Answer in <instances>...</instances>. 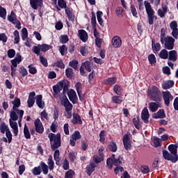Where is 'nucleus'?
Wrapping results in <instances>:
<instances>
[{
  "label": "nucleus",
  "mask_w": 178,
  "mask_h": 178,
  "mask_svg": "<svg viewBox=\"0 0 178 178\" xmlns=\"http://www.w3.org/2000/svg\"><path fill=\"white\" fill-rule=\"evenodd\" d=\"M169 152L166 150L163 151V156L167 161H171L173 163H176V161H178V156H177V147L175 145H170L168 147Z\"/></svg>",
  "instance_id": "nucleus-1"
},
{
  "label": "nucleus",
  "mask_w": 178,
  "mask_h": 178,
  "mask_svg": "<svg viewBox=\"0 0 178 178\" xmlns=\"http://www.w3.org/2000/svg\"><path fill=\"white\" fill-rule=\"evenodd\" d=\"M20 114L16 112L15 110H13L10 113V120L9 123L11 129H13V133L16 137L19 134V127H17V122L16 120L19 119Z\"/></svg>",
  "instance_id": "nucleus-2"
},
{
  "label": "nucleus",
  "mask_w": 178,
  "mask_h": 178,
  "mask_svg": "<svg viewBox=\"0 0 178 178\" xmlns=\"http://www.w3.org/2000/svg\"><path fill=\"white\" fill-rule=\"evenodd\" d=\"M147 95L151 101H161V90L156 86H152L147 90Z\"/></svg>",
  "instance_id": "nucleus-3"
},
{
  "label": "nucleus",
  "mask_w": 178,
  "mask_h": 178,
  "mask_svg": "<svg viewBox=\"0 0 178 178\" xmlns=\"http://www.w3.org/2000/svg\"><path fill=\"white\" fill-rule=\"evenodd\" d=\"M145 8L146 10V13L147 15V19H148V23L150 25L154 24V19H156V17H155V11H154V9H152V7L151 6V3L149 2L145 1Z\"/></svg>",
  "instance_id": "nucleus-4"
},
{
  "label": "nucleus",
  "mask_w": 178,
  "mask_h": 178,
  "mask_svg": "<svg viewBox=\"0 0 178 178\" xmlns=\"http://www.w3.org/2000/svg\"><path fill=\"white\" fill-rule=\"evenodd\" d=\"M48 137L50 140L51 149H56L60 147V134H49Z\"/></svg>",
  "instance_id": "nucleus-5"
},
{
  "label": "nucleus",
  "mask_w": 178,
  "mask_h": 178,
  "mask_svg": "<svg viewBox=\"0 0 178 178\" xmlns=\"http://www.w3.org/2000/svg\"><path fill=\"white\" fill-rule=\"evenodd\" d=\"M175 38L171 36L161 37V42L164 44L165 49L172 50L175 47Z\"/></svg>",
  "instance_id": "nucleus-6"
},
{
  "label": "nucleus",
  "mask_w": 178,
  "mask_h": 178,
  "mask_svg": "<svg viewBox=\"0 0 178 178\" xmlns=\"http://www.w3.org/2000/svg\"><path fill=\"white\" fill-rule=\"evenodd\" d=\"M49 49H52V46L47 44H38L33 48L34 54L38 56H40V52H41V51L42 52H47V51H49Z\"/></svg>",
  "instance_id": "nucleus-7"
},
{
  "label": "nucleus",
  "mask_w": 178,
  "mask_h": 178,
  "mask_svg": "<svg viewBox=\"0 0 178 178\" xmlns=\"http://www.w3.org/2000/svg\"><path fill=\"white\" fill-rule=\"evenodd\" d=\"M107 168L108 169H112L113 165H115V166H120L122 165V161L120 160V158L115 159V154H113L111 157L108 158L107 159Z\"/></svg>",
  "instance_id": "nucleus-8"
},
{
  "label": "nucleus",
  "mask_w": 178,
  "mask_h": 178,
  "mask_svg": "<svg viewBox=\"0 0 178 178\" xmlns=\"http://www.w3.org/2000/svg\"><path fill=\"white\" fill-rule=\"evenodd\" d=\"M131 137V134L130 133H128L125 134L123 138L124 147L125 149H127V151L131 149V140L130 139Z\"/></svg>",
  "instance_id": "nucleus-9"
},
{
  "label": "nucleus",
  "mask_w": 178,
  "mask_h": 178,
  "mask_svg": "<svg viewBox=\"0 0 178 178\" xmlns=\"http://www.w3.org/2000/svg\"><path fill=\"white\" fill-rule=\"evenodd\" d=\"M8 20L13 23V24H15V27L18 29V30H20L22 29L20 22L17 20V18L16 17V14L13 13V11L11 12L10 15L8 16Z\"/></svg>",
  "instance_id": "nucleus-10"
},
{
  "label": "nucleus",
  "mask_w": 178,
  "mask_h": 178,
  "mask_svg": "<svg viewBox=\"0 0 178 178\" xmlns=\"http://www.w3.org/2000/svg\"><path fill=\"white\" fill-rule=\"evenodd\" d=\"M85 70L88 72H91V63L90 61H86L82 63L80 68V72L82 76H86Z\"/></svg>",
  "instance_id": "nucleus-11"
},
{
  "label": "nucleus",
  "mask_w": 178,
  "mask_h": 178,
  "mask_svg": "<svg viewBox=\"0 0 178 178\" xmlns=\"http://www.w3.org/2000/svg\"><path fill=\"white\" fill-rule=\"evenodd\" d=\"M170 29L172 30V35L175 38V40H177L178 38V29H177V22L172 21L170 24Z\"/></svg>",
  "instance_id": "nucleus-12"
},
{
  "label": "nucleus",
  "mask_w": 178,
  "mask_h": 178,
  "mask_svg": "<svg viewBox=\"0 0 178 178\" xmlns=\"http://www.w3.org/2000/svg\"><path fill=\"white\" fill-rule=\"evenodd\" d=\"M34 125L35 131L37 133L39 134H42L44 133V126L42 125V122H41L40 119L38 118L34 121Z\"/></svg>",
  "instance_id": "nucleus-13"
},
{
  "label": "nucleus",
  "mask_w": 178,
  "mask_h": 178,
  "mask_svg": "<svg viewBox=\"0 0 178 178\" xmlns=\"http://www.w3.org/2000/svg\"><path fill=\"white\" fill-rule=\"evenodd\" d=\"M163 97L165 104L167 105V106H169V105H170V101H173V96L172 95V94H170V92H163Z\"/></svg>",
  "instance_id": "nucleus-14"
},
{
  "label": "nucleus",
  "mask_w": 178,
  "mask_h": 178,
  "mask_svg": "<svg viewBox=\"0 0 178 178\" xmlns=\"http://www.w3.org/2000/svg\"><path fill=\"white\" fill-rule=\"evenodd\" d=\"M105 149L104 147H101L99 149V156L98 155H95L93 156V161L95 162V163H99L104 161V150Z\"/></svg>",
  "instance_id": "nucleus-15"
},
{
  "label": "nucleus",
  "mask_w": 178,
  "mask_h": 178,
  "mask_svg": "<svg viewBox=\"0 0 178 178\" xmlns=\"http://www.w3.org/2000/svg\"><path fill=\"white\" fill-rule=\"evenodd\" d=\"M20 62H22V56L20 55H18L15 59L11 60V70L13 73L16 72V67H17V65H19Z\"/></svg>",
  "instance_id": "nucleus-16"
},
{
  "label": "nucleus",
  "mask_w": 178,
  "mask_h": 178,
  "mask_svg": "<svg viewBox=\"0 0 178 178\" xmlns=\"http://www.w3.org/2000/svg\"><path fill=\"white\" fill-rule=\"evenodd\" d=\"M113 48H120L122 47V38L119 36H114L111 40Z\"/></svg>",
  "instance_id": "nucleus-17"
},
{
  "label": "nucleus",
  "mask_w": 178,
  "mask_h": 178,
  "mask_svg": "<svg viewBox=\"0 0 178 178\" xmlns=\"http://www.w3.org/2000/svg\"><path fill=\"white\" fill-rule=\"evenodd\" d=\"M68 97L72 104H76L77 102V95L76 91L73 89H70L67 92Z\"/></svg>",
  "instance_id": "nucleus-18"
},
{
  "label": "nucleus",
  "mask_w": 178,
  "mask_h": 178,
  "mask_svg": "<svg viewBox=\"0 0 178 178\" xmlns=\"http://www.w3.org/2000/svg\"><path fill=\"white\" fill-rule=\"evenodd\" d=\"M11 103L13 104V111H15V112H17L20 114V111L24 112L23 110H19V106H20V99L15 98L13 101L11 102Z\"/></svg>",
  "instance_id": "nucleus-19"
},
{
  "label": "nucleus",
  "mask_w": 178,
  "mask_h": 178,
  "mask_svg": "<svg viewBox=\"0 0 178 178\" xmlns=\"http://www.w3.org/2000/svg\"><path fill=\"white\" fill-rule=\"evenodd\" d=\"M36 99V105H38V108L40 109H44L45 108V102L42 101V95H38L35 97Z\"/></svg>",
  "instance_id": "nucleus-20"
},
{
  "label": "nucleus",
  "mask_w": 178,
  "mask_h": 178,
  "mask_svg": "<svg viewBox=\"0 0 178 178\" xmlns=\"http://www.w3.org/2000/svg\"><path fill=\"white\" fill-rule=\"evenodd\" d=\"M34 97H35V92H31L29 93L27 104L29 108H32V106L34 105L35 102V99H34Z\"/></svg>",
  "instance_id": "nucleus-21"
},
{
  "label": "nucleus",
  "mask_w": 178,
  "mask_h": 178,
  "mask_svg": "<svg viewBox=\"0 0 178 178\" xmlns=\"http://www.w3.org/2000/svg\"><path fill=\"white\" fill-rule=\"evenodd\" d=\"M79 37L83 42H87L88 40V33L83 29L79 31Z\"/></svg>",
  "instance_id": "nucleus-22"
},
{
  "label": "nucleus",
  "mask_w": 178,
  "mask_h": 178,
  "mask_svg": "<svg viewBox=\"0 0 178 178\" xmlns=\"http://www.w3.org/2000/svg\"><path fill=\"white\" fill-rule=\"evenodd\" d=\"M142 120H144L145 123H148V120L149 119V113L148 112V108H144L141 113Z\"/></svg>",
  "instance_id": "nucleus-23"
},
{
  "label": "nucleus",
  "mask_w": 178,
  "mask_h": 178,
  "mask_svg": "<svg viewBox=\"0 0 178 178\" xmlns=\"http://www.w3.org/2000/svg\"><path fill=\"white\" fill-rule=\"evenodd\" d=\"M30 4L33 9L37 10L39 6H42V0H30Z\"/></svg>",
  "instance_id": "nucleus-24"
},
{
  "label": "nucleus",
  "mask_w": 178,
  "mask_h": 178,
  "mask_svg": "<svg viewBox=\"0 0 178 178\" xmlns=\"http://www.w3.org/2000/svg\"><path fill=\"white\" fill-rule=\"evenodd\" d=\"M168 59L169 60H172V62H176L177 60V51L175 50L169 51Z\"/></svg>",
  "instance_id": "nucleus-25"
},
{
  "label": "nucleus",
  "mask_w": 178,
  "mask_h": 178,
  "mask_svg": "<svg viewBox=\"0 0 178 178\" xmlns=\"http://www.w3.org/2000/svg\"><path fill=\"white\" fill-rule=\"evenodd\" d=\"M165 116L166 115H165V111H163V109L159 110L157 113L152 115V117L154 119H163V118H165Z\"/></svg>",
  "instance_id": "nucleus-26"
},
{
  "label": "nucleus",
  "mask_w": 178,
  "mask_h": 178,
  "mask_svg": "<svg viewBox=\"0 0 178 178\" xmlns=\"http://www.w3.org/2000/svg\"><path fill=\"white\" fill-rule=\"evenodd\" d=\"M65 14L67 15L70 22H74V14L73 13V11L70 10V8H65Z\"/></svg>",
  "instance_id": "nucleus-27"
},
{
  "label": "nucleus",
  "mask_w": 178,
  "mask_h": 178,
  "mask_svg": "<svg viewBox=\"0 0 178 178\" xmlns=\"http://www.w3.org/2000/svg\"><path fill=\"white\" fill-rule=\"evenodd\" d=\"M72 122L73 124H81L83 121H81V118L79 115V114H73Z\"/></svg>",
  "instance_id": "nucleus-28"
},
{
  "label": "nucleus",
  "mask_w": 178,
  "mask_h": 178,
  "mask_svg": "<svg viewBox=\"0 0 178 178\" xmlns=\"http://www.w3.org/2000/svg\"><path fill=\"white\" fill-rule=\"evenodd\" d=\"M152 141L154 144V147H155L156 148L162 145V140L156 136H154L152 138Z\"/></svg>",
  "instance_id": "nucleus-29"
},
{
  "label": "nucleus",
  "mask_w": 178,
  "mask_h": 178,
  "mask_svg": "<svg viewBox=\"0 0 178 178\" xmlns=\"http://www.w3.org/2000/svg\"><path fill=\"white\" fill-rule=\"evenodd\" d=\"M173 86H175L173 81H167L162 84L163 90H169V88H172Z\"/></svg>",
  "instance_id": "nucleus-30"
},
{
  "label": "nucleus",
  "mask_w": 178,
  "mask_h": 178,
  "mask_svg": "<svg viewBox=\"0 0 178 178\" xmlns=\"http://www.w3.org/2000/svg\"><path fill=\"white\" fill-rule=\"evenodd\" d=\"M159 108V103L151 102L149 104V108L151 112H156Z\"/></svg>",
  "instance_id": "nucleus-31"
},
{
  "label": "nucleus",
  "mask_w": 178,
  "mask_h": 178,
  "mask_svg": "<svg viewBox=\"0 0 178 178\" xmlns=\"http://www.w3.org/2000/svg\"><path fill=\"white\" fill-rule=\"evenodd\" d=\"M95 163H91L89 164V165L86 168L87 169V174L88 176H91V173L95 170Z\"/></svg>",
  "instance_id": "nucleus-32"
},
{
  "label": "nucleus",
  "mask_w": 178,
  "mask_h": 178,
  "mask_svg": "<svg viewBox=\"0 0 178 178\" xmlns=\"http://www.w3.org/2000/svg\"><path fill=\"white\" fill-rule=\"evenodd\" d=\"M8 130H10L9 129V127L5 122H1L0 124L1 133H2L3 134H5V133H6Z\"/></svg>",
  "instance_id": "nucleus-33"
},
{
  "label": "nucleus",
  "mask_w": 178,
  "mask_h": 178,
  "mask_svg": "<svg viewBox=\"0 0 178 178\" xmlns=\"http://www.w3.org/2000/svg\"><path fill=\"white\" fill-rule=\"evenodd\" d=\"M113 91L117 94V95H122L123 94V89L122 87L119 86L118 85H115L113 87Z\"/></svg>",
  "instance_id": "nucleus-34"
},
{
  "label": "nucleus",
  "mask_w": 178,
  "mask_h": 178,
  "mask_svg": "<svg viewBox=\"0 0 178 178\" xmlns=\"http://www.w3.org/2000/svg\"><path fill=\"white\" fill-rule=\"evenodd\" d=\"M60 153L59 152V150H56L54 154V161H56V163L57 165H59V162H60Z\"/></svg>",
  "instance_id": "nucleus-35"
},
{
  "label": "nucleus",
  "mask_w": 178,
  "mask_h": 178,
  "mask_svg": "<svg viewBox=\"0 0 178 178\" xmlns=\"http://www.w3.org/2000/svg\"><path fill=\"white\" fill-rule=\"evenodd\" d=\"M70 84V83L68 81H62L58 83V86L61 88L62 90H66V88L69 87Z\"/></svg>",
  "instance_id": "nucleus-36"
},
{
  "label": "nucleus",
  "mask_w": 178,
  "mask_h": 178,
  "mask_svg": "<svg viewBox=\"0 0 178 178\" xmlns=\"http://www.w3.org/2000/svg\"><path fill=\"white\" fill-rule=\"evenodd\" d=\"M47 164H48L49 170H54V166L55 165V163L52 160V155L49 156Z\"/></svg>",
  "instance_id": "nucleus-37"
},
{
  "label": "nucleus",
  "mask_w": 178,
  "mask_h": 178,
  "mask_svg": "<svg viewBox=\"0 0 178 178\" xmlns=\"http://www.w3.org/2000/svg\"><path fill=\"white\" fill-rule=\"evenodd\" d=\"M117 81H118V80L116 79V77H111V78H108L106 80L105 84H108L109 86H112L113 84H116Z\"/></svg>",
  "instance_id": "nucleus-38"
},
{
  "label": "nucleus",
  "mask_w": 178,
  "mask_h": 178,
  "mask_svg": "<svg viewBox=\"0 0 178 178\" xmlns=\"http://www.w3.org/2000/svg\"><path fill=\"white\" fill-rule=\"evenodd\" d=\"M159 56L161 59H168L169 53H168L166 49H162L159 54Z\"/></svg>",
  "instance_id": "nucleus-39"
},
{
  "label": "nucleus",
  "mask_w": 178,
  "mask_h": 178,
  "mask_svg": "<svg viewBox=\"0 0 178 178\" xmlns=\"http://www.w3.org/2000/svg\"><path fill=\"white\" fill-rule=\"evenodd\" d=\"M102 11H97V21L99 24H100V26H102V24H104V21L102 20Z\"/></svg>",
  "instance_id": "nucleus-40"
},
{
  "label": "nucleus",
  "mask_w": 178,
  "mask_h": 178,
  "mask_svg": "<svg viewBox=\"0 0 178 178\" xmlns=\"http://www.w3.org/2000/svg\"><path fill=\"white\" fill-rule=\"evenodd\" d=\"M14 35V44H19L20 41V36L19 35V31H15L13 33Z\"/></svg>",
  "instance_id": "nucleus-41"
},
{
  "label": "nucleus",
  "mask_w": 178,
  "mask_h": 178,
  "mask_svg": "<svg viewBox=\"0 0 178 178\" xmlns=\"http://www.w3.org/2000/svg\"><path fill=\"white\" fill-rule=\"evenodd\" d=\"M24 134L25 138H31V136L30 135V131H29V127H27V124H24Z\"/></svg>",
  "instance_id": "nucleus-42"
},
{
  "label": "nucleus",
  "mask_w": 178,
  "mask_h": 178,
  "mask_svg": "<svg viewBox=\"0 0 178 178\" xmlns=\"http://www.w3.org/2000/svg\"><path fill=\"white\" fill-rule=\"evenodd\" d=\"M112 101L114 104H122L123 102V98L119 96H114L112 97Z\"/></svg>",
  "instance_id": "nucleus-43"
},
{
  "label": "nucleus",
  "mask_w": 178,
  "mask_h": 178,
  "mask_svg": "<svg viewBox=\"0 0 178 178\" xmlns=\"http://www.w3.org/2000/svg\"><path fill=\"white\" fill-rule=\"evenodd\" d=\"M152 47L153 51L155 52H159V51H161V44L159 43H154V41H152Z\"/></svg>",
  "instance_id": "nucleus-44"
},
{
  "label": "nucleus",
  "mask_w": 178,
  "mask_h": 178,
  "mask_svg": "<svg viewBox=\"0 0 178 178\" xmlns=\"http://www.w3.org/2000/svg\"><path fill=\"white\" fill-rule=\"evenodd\" d=\"M110 151H111L112 152H116V151H118V145H116V143H115L114 141H111L110 143Z\"/></svg>",
  "instance_id": "nucleus-45"
},
{
  "label": "nucleus",
  "mask_w": 178,
  "mask_h": 178,
  "mask_svg": "<svg viewBox=\"0 0 178 178\" xmlns=\"http://www.w3.org/2000/svg\"><path fill=\"white\" fill-rule=\"evenodd\" d=\"M40 166L44 175H48V165L42 161L40 163Z\"/></svg>",
  "instance_id": "nucleus-46"
},
{
  "label": "nucleus",
  "mask_w": 178,
  "mask_h": 178,
  "mask_svg": "<svg viewBox=\"0 0 178 178\" xmlns=\"http://www.w3.org/2000/svg\"><path fill=\"white\" fill-rule=\"evenodd\" d=\"M0 17L2 19H6V8L0 6Z\"/></svg>",
  "instance_id": "nucleus-47"
},
{
  "label": "nucleus",
  "mask_w": 178,
  "mask_h": 178,
  "mask_svg": "<svg viewBox=\"0 0 178 178\" xmlns=\"http://www.w3.org/2000/svg\"><path fill=\"white\" fill-rule=\"evenodd\" d=\"M58 5L61 9H66L67 8V5L66 4V1H65V0H58Z\"/></svg>",
  "instance_id": "nucleus-48"
},
{
  "label": "nucleus",
  "mask_w": 178,
  "mask_h": 178,
  "mask_svg": "<svg viewBox=\"0 0 178 178\" xmlns=\"http://www.w3.org/2000/svg\"><path fill=\"white\" fill-rule=\"evenodd\" d=\"M148 60L150 65H154V63H156V58L154 54L149 55Z\"/></svg>",
  "instance_id": "nucleus-49"
},
{
  "label": "nucleus",
  "mask_w": 178,
  "mask_h": 178,
  "mask_svg": "<svg viewBox=\"0 0 178 178\" xmlns=\"http://www.w3.org/2000/svg\"><path fill=\"white\" fill-rule=\"evenodd\" d=\"M29 37V33L27 32V29L23 28L22 29V38L23 41L26 40Z\"/></svg>",
  "instance_id": "nucleus-50"
},
{
  "label": "nucleus",
  "mask_w": 178,
  "mask_h": 178,
  "mask_svg": "<svg viewBox=\"0 0 178 178\" xmlns=\"http://www.w3.org/2000/svg\"><path fill=\"white\" fill-rule=\"evenodd\" d=\"M71 138H73L74 140H80L81 138V135L80 134V132L79 131H76L72 136Z\"/></svg>",
  "instance_id": "nucleus-51"
},
{
  "label": "nucleus",
  "mask_w": 178,
  "mask_h": 178,
  "mask_svg": "<svg viewBox=\"0 0 178 178\" xmlns=\"http://www.w3.org/2000/svg\"><path fill=\"white\" fill-rule=\"evenodd\" d=\"M32 173L33 175H34L35 176H38V175H41V167L38 166V167H35L33 170H32Z\"/></svg>",
  "instance_id": "nucleus-52"
},
{
  "label": "nucleus",
  "mask_w": 178,
  "mask_h": 178,
  "mask_svg": "<svg viewBox=\"0 0 178 178\" xmlns=\"http://www.w3.org/2000/svg\"><path fill=\"white\" fill-rule=\"evenodd\" d=\"M68 41L69 36H67V35H63L60 36V42H61V44H66V42H67Z\"/></svg>",
  "instance_id": "nucleus-53"
},
{
  "label": "nucleus",
  "mask_w": 178,
  "mask_h": 178,
  "mask_svg": "<svg viewBox=\"0 0 178 178\" xmlns=\"http://www.w3.org/2000/svg\"><path fill=\"white\" fill-rule=\"evenodd\" d=\"M79 51L81 54V55H83V56H86V55L88 54V50L87 49V47L86 46H81L79 48Z\"/></svg>",
  "instance_id": "nucleus-54"
},
{
  "label": "nucleus",
  "mask_w": 178,
  "mask_h": 178,
  "mask_svg": "<svg viewBox=\"0 0 178 178\" xmlns=\"http://www.w3.org/2000/svg\"><path fill=\"white\" fill-rule=\"evenodd\" d=\"M65 74H66V76L68 77V79H70L72 77H73V69L72 68H67L66 70H65Z\"/></svg>",
  "instance_id": "nucleus-55"
},
{
  "label": "nucleus",
  "mask_w": 178,
  "mask_h": 178,
  "mask_svg": "<svg viewBox=\"0 0 178 178\" xmlns=\"http://www.w3.org/2000/svg\"><path fill=\"white\" fill-rule=\"evenodd\" d=\"M40 60L42 63V65H43V66H44V67H48V60H47V58L42 56H40Z\"/></svg>",
  "instance_id": "nucleus-56"
},
{
  "label": "nucleus",
  "mask_w": 178,
  "mask_h": 178,
  "mask_svg": "<svg viewBox=\"0 0 178 178\" xmlns=\"http://www.w3.org/2000/svg\"><path fill=\"white\" fill-rule=\"evenodd\" d=\"M131 12L133 15V16H134V17H137V8H136V6L134 4H131Z\"/></svg>",
  "instance_id": "nucleus-57"
},
{
  "label": "nucleus",
  "mask_w": 178,
  "mask_h": 178,
  "mask_svg": "<svg viewBox=\"0 0 178 178\" xmlns=\"http://www.w3.org/2000/svg\"><path fill=\"white\" fill-rule=\"evenodd\" d=\"M133 123L136 129H138V130H140V129L141 128V125L140 124V121L138 120V118H134Z\"/></svg>",
  "instance_id": "nucleus-58"
},
{
  "label": "nucleus",
  "mask_w": 178,
  "mask_h": 178,
  "mask_svg": "<svg viewBox=\"0 0 178 178\" xmlns=\"http://www.w3.org/2000/svg\"><path fill=\"white\" fill-rule=\"evenodd\" d=\"M58 51H60V54H61V55H65V54H66V51H67V47H66V45H62L60 46L58 48Z\"/></svg>",
  "instance_id": "nucleus-59"
},
{
  "label": "nucleus",
  "mask_w": 178,
  "mask_h": 178,
  "mask_svg": "<svg viewBox=\"0 0 178 178\" xmlns=\"http://www.w3.org/2000/svg\"><path fill=\"white\" fill-rule=\"evenodd\" d=\"M7 55L10 58H15V56L16 55V51L13 49H9L7 52Z\"/></svg>",
  "instance_id": "nucleus-60"
},
{
  "label": "nucleus",
  "mask_w": 178,
  "mask_h": 178,
  "mask_svg": "<svg viewBox=\"0 0 178 178\" xmlns=\"http://www.w3.org/2000/svg\"><path fill=\"white\" fill-rule=\"evenodd\" d=\"M116 15L118 17H122L123 16V8L122 7H118L116 8Z\"/></svg>",
  "instance_id": "nucleus-61"
},
{
  "label": "nucleus",
  "mask_w": 178,
  "mask_h": 178,
  "mask_svg": "<svg viewBox=\"0 0 178 178\" xmlns=\"http://www.w3.org/2000/svg\"><path fill=\"white\" fill-rule=\"evenodd\" d=\"M73 176H74V171L70 170L65 173V178H73Z\"/></svg>",
  "instance_id": "nucleus-62"
},
{
  "label": "nucleus",
  "mask_w": 178,
  "mask_h": 178,
  "mask_svg": "<svg viewBox=\"0 0 178 178\" xmlns=\"http://www.w3.org/2000/svg\"><path fill=\"white\" fill-rule=\"evenodd\" d=\"M53 90L55 92V94H59L60 90H62V88L59 86V83H58L57 85L53 87Z\"/></svg>",
  "instance_id": "nucleus-63"
},
{
  "label": "nucleus",
  "mask_w": 178,
  "mask_h": 178,
  "mask_svg": "<svg viewBox=\"0 0 178 178\" xmlns=\"http://www.w3.org/2000/svg\"><path fill=\"white\" fill-rule=\"evenodd\" d=\"M77 65H79V62L76 60H73L72 61L70 62V66L73 67V69H77Z\"/></svg>",
  "instance_id": "nucleus-64"
}]
</instances>
